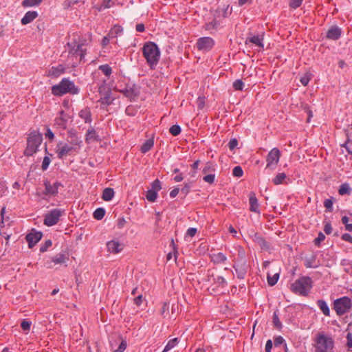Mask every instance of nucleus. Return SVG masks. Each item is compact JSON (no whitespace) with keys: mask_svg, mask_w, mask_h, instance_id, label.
I'll return each mask as SVG.
<instances>
[{"mask_svg":"<svg viewBox=\"0 0 352 352\" xmlns=\"http://www.w3.org/2000/svg\"><path fill=\"white\" fill-rule=\"evenodd\" d=\"M287 177L285 173H278L276 175L274 178L272 179V182L275 185H279L283 183L284 180Z\"/></svg>","mask_w":352,"mask_h":352,"instance_id":"obj_33","label":"nucleus"},{"mask_svg":"<svg viewBox=\"0 0 352 352\" xmlns=\"http://www.w3.org/2000/svg\"><path fill=\"white\" fill-rule=\"evenodd\" d=\"M212 261L214 263H221L226 261V256L223 253L219 252L212 256Z\"/></svg>","mask_w":352,"mask_h":352,"instance_id":"obj_32","label":"nucleus"},{"mask_svg":"<svg viewBox=\"0 0 352 352\" xmlns=\"http://www.w3.org/2000/svg\"><path fill=\"white\" fill-rule=\"evenodd\" d=\"M105 214V210L103 208H97L93 214L94 219L97 220L102 219Z\"/></svg>","mask_w":352,"mask_h":352,"instance_id":"obj_35","label":"nucleus"},{"mask_svg":"<svg viewBox=\"0 0 352 352\" xmlns=\"http://www.w3.org/2000/svg\"><path fill=\"white\" fill-rule=\"evenodd\" d=\"M312 287V280L309 276H302L292 285L293 292L306 296Z\"/></svg>","mask_w":352,"mask_h":352,"instance_id":"obj_4","label":"nucleus"},{"mask_svg":"<svg viewBox=\"0 0 352 352\" xmlns=\"http://www.w3.org/2000/svg\"><path fill=\"white\" fill-rule=\"evenodd\" d=\"M67 142L78 151H79L82 142L80 138L78 137L77 133L72 130L68 131Z\"/></svg>","mask_w":352,"mask_h":352,"instance_id":"obj_14","label":"nucleus"},{"mask_svg":"<svg viewBox=\"0 0 352 352\" xmlns=\"http://www.w3.org/2000/svg\"><path fill=\"white\" fill-rule=\"evenodd\" d=\"M64 210L60 208H54L44 214V225L50 227L56 225L63 214Z\"/></svg>","mask_w":352,"mask_h":352,"instance_id":"obj_7","label":"nucleus"},{"mask_svg":"<svg viewBox=\"0 0 352 352\" xmlns=\"http://www.w3.org/2000/svg\"><path fill=\"white\" fill-rule=\"evenodd\" d=\"M68 256L63 253H59L54 256L52 259V262L54 264H63L65 263L67 261H68Z\"/></svg>","mask_w":352,"mask_h":352,"instance_id":"obj_27","label":"nucleus"},{"mask_svg":"<svg viewBox=\"0 0 352 352\" xmlns=\"http://www.w3.org/2000/svg\"><path fill=\"white\" fill-rule=\"evenodd\" d=\"M154 145V141L153 139H149V140H147L143 144L142 146H141V152L142 153H147L148 151L151 150V148Z\"/></svg>","mask_w":352,"mask_h":352,"instance_id":"obj_31","label":"nucleus"},{"mask_svg":"<svg viewBox=\"0 0 352 352\" xmlns=\"http://www.w3.org/2000/svg\"><path fill=\"white\" fill-rule=\"evenodd\" d=\"M234 269L238 278L243 279L245 278L247 273V265L245 262L241 264H235Z\"/></svg>","mask_w":352,"mask_h":352,"instance_id":"obj_17","label":"nucleus"},{"mask_svg":"<svg viewBox=\"0 0 352 352\" xmlns=\"http://www.w3.org/2000/svg\"><path fill=\"white\" fill-rule=\"evenodd\" d=\"M99 69L106 76H109L112 73L111 67L107 65H102L99 66Z\"/></svg>","mask_w":352,"mask_h":352,"instance_id":"obj_37","label":"nucleus"},{"mask_svg":"<svg viewBox=\"0 0 352 352\" xmlns=\"http://www.w3.org/2000/svg\"><path fill=\"white\" fill-rule=\"evenodd\" d=\"M169 305L166 302H164L161 309V314L164 318L166 317L168 314Z\"/></svg>","mask_w":352,"mask_h":352,"instance_id":"obj_54","label":"nucleus"},{"mask_svg":"<svg viewBox=\"0 0 352 352\" xmlns=\"http://www.w3.org/2000/svg\"><path fill=\"white\" fill-rule=\"evenodd\" d=\"M316 256L315 254L311 255L310 257L305 258V265L307 267L316 268L319 264L316 262Z\"/></svg>","mask_w":352,"mask_h":352,"instance_id":"obj_25","label":"nucleus"},{"mask_svg":"<svg viewBox=\"0 0 352 352\" xmlns=\"http://www.w3.org/2000/svg\"><path fill=\"white\" fill-rule=\"evenodd\" d=\"M113 3L111 0H103L102 4L97 8L98 11H102L104 9L109 8L113 6Z\"/></svg>","mask_w":352,"mask_h":352,"instance_id":"obj_40","label":"nucleus"},{"mask_svg":"<svg viewBox=\"0 0 352 352\" xmlns=\"http://www.w3.org/2000/svg\"><path fill=\"white\" fill-rule=\"evenodd\" d=\"M214 282L219 286H225L227 283L226 279L221 276H218L214 278Z\"/></svg>","mask_w":352,"mask_h":352,"instance_id":"obj_51","label":"nucleus"},{"mask_svg":"<svg viewBox=\"0 0 352 352\" xmlns=\"http://www.w3.org/2000/svg\"><path fill=\"white\" fill-rule=\"evenodd\" d=\"M86 139H96V131L94 129H89L86 133Z\"/></svg>","mask_w":352,"mask_h":352,"instance_id":"obj_59","label":"nucleus"},{"mask_svg":"<svg viewBox=\"0 0 352 352\" xmlns=\"http://www.w3.org/2000/svg\"><path fill=\"white\" fill-rule=\"evenodd\" d=\"M274 344L275 347L279 346L282 344H285V340L280 336H276L274 339Z\"/></svg>","mask_w":352,"mask_h":352,"instance_id":"obj_52","label":"nucleus"},{"mask_svg":"<svg viewBox=\"0 0 352 352\" xmlns=\"http://www.w3.org/2000/svg\"><path fill=\"white\" fill-rule=\"evenodd\" d=\"M78 151L68 142H59L57 144V156L59 159H63L73 153H78Z\"/></svg>","mask_w":352,"mask_h":352,"instance_id":"obj_9","label":"nucleus"},{"mask_svg":"<svg viewBox=\"0 0 352 352\" xmlns=\"http://www.w3.org/2000/svg\"><path fill=\"white\" fill-rule=\"evenodd\" d=\"M50 162H51V160L49 157H47V156L44 157L43 161L42 163V166H41L43 170H45L47 169Z\"/></svg>","mask_w":352,"mask_h":352,"instance_id":"obj_56","label":"nucleus"},{"mask_svg":"<svg viewBox=\"0 0 352 352\" xmlns=\"http://www.w3.org/2000/svg\"><path fill=\"white\" fill-rule=\"evenodd\" d=\"M169 132L173 135L177 136L181 133V127L177 124L170 126Z\"/></svg>","mask_w":352,"mask_h":352,"instance_id":"obj_43","label":"nucleus"},{"mask_svg":"<svg viewBox=\"0 0 352 352\" xmlns=\"http://www.w3.org/2000/svg\"><path fill=\"white\" fill-rule=\"evenodd\" d=\"M157 197V192L155 190H148L146 194V199L150 202H154Z\"/></svg>","mask_w":352,"mask_h":352,"instance_id":"obj_36","label":"nucleus"},{"mask_svg":"<svg viewBox=\"0 0 352 352\" xmlns=\"http://www.w3.org/2000/svg\"><path fill=\"white\" fill-rule=\"evenodd\" d=\"M258 245L260 246V248L263 250L267 251V250H269L270 248L269 243L265 240V239L263 237L258 243Z\"/></svg>","mask_w":352,"mask_h":352,"instance_id":"obj_47","label":"nucleus"},{"mask_svg":"<svg viewBox=\"0 0 352 352\" xmlns=\"http://www.w3.org/2000/svg\"><path fill=\"white\" fill-rule=\"evenodd\" d=\"M65 71V67L62 65L57 67H52L48 71L47 75L51 77L57 78Z\"/></svg>","mask_w":352,"mask_h":352,"instance_id":"obj_23","label":"nucleus"},{"mask_svg":"<svg viewBox=\"0 0 352 352\" xmlns=\"http://www.w3.org/2000/svg\"><path fill=\"white\" fill-rule=\"evenodd\" d=\"M263 35H251L250 36L248 37L245 43L248 44V43H251L252 44H254L256 46H258L259 47L263 48L264 45L263 43Z\"/></svg>","mask_w":352,"mask_h":352,"instance_id":"obj_18","label":"nucleus"},{"mask_svg":"<svg viewBox=\"0 0 352 352\" xmlns=\"http://www.w3.org/2000/svg\"><path fill=\"white\" fill-rule=\"evenodd\" d=\"M32 322L27 320H23L21 323V327L24 331H29Z\"/></svg>","mask_w":352,"mask_h":352,"instance_id":"obj_49","label":"nucleus"},{"mask_svg":"<svg viewBox=\"0 0 352 352\" xmlns=\"http://www.w3.org/2000/svg\"><path fill=\"white\" fill-rule=\"evenodd\" d=\"M272 322L275 328L277 329H281L283 327L282 323L279 320L278 315L277 314V311H275L273 314Z\"/></svg>","mask_w":352,"mask_h":352,"instance_id":"obj_34","label":"nucleus"},{"mask_svg":"<svg viewBox=\"0 0 352 352\" xmlns=\"http://www.w3.org/2000/svg\"><path fill=\"white\" fill-rule=\"evenodd\" d=\"M38 16L36 11H28L25 13L24 16L21 19V23L23 25H27L31 23L34 19Z\"/></svg>","mask_w":352,"mask_h":352,"instance_id":"obj_22","label":"nucleus"},{"mask_svg":"<svg viewBox=\"0 0 352 352\" xmlns=\"http://www.w3.org/2000/svg\"><path fill=\"white\" fill-rule=\"evenodd\" d=\"M178 343V338H175L173 339L170 340L167 344L166 345L164 352H167L170 349H173L174 346H175Z\"/></svg>","mask_w":352,"mask_h":352,"instance_id":"obj_39","label":"nucleus"},{"mask_svg":"<svg viewBox=\"0 0 352 352\" xmlns=\"http://www.w3.org/2000/svg\"><path fill=\"white\" fill-rule=\"evenodd\" d=\"M197 47L199 50L210 51L214 45V41L211 37H201L197 39Z\"/></svg>","mask_w":352,"mask_h":352,"instance_id":"obj_11","label":"nucleus"},{"mask_svg":"<svg viewBox=\"0 0 352 352\" xmlns=\"http://www.w3.org/2000/svg\"><path fill=\"white\" fill-rule=\"evenodd\" d=\"M214 178H215V175L210 173V174H208L206 176H204L203 179L204 182H206L207 183L212 184L214 181Z\"/></svg>","mask_w":352,"mask_h":352,"instance_id":"obj_55","label":"nucleus"},{"mask_svg":"<svg viewBox=\"0 0 352 352\" xmlns=\"http://www.w3.org/2000/svg\"><path fill=\"white\" fill-rule=\"evenodd\" d=\"M52 245V242L51 240L48 239L47 241H45V242L44 243V244H43L41 248H40V252H45L47 250V249L51 247Z\"/></svg>","mask_w":352,"mask_h":352,"instance_id":"obj_50","label":"nucleus"},{"mask_svg":"<svg viewBox=\"0 0 352 352\" xmlns=\"http://www.w3.org/2000/svg\"><path fill=\"white\" fill-rule=\"evenodd\" d=\"M333 340L324 333H319L315 338L316 352H330L333 348Z\"/></svg>","mask_w":352,"mask_h":352,"instance_id":"obj_3","label":"nucleus"},{"mask_svg":"<svg viewBox=\"0 0 352 352\" xmlns=\"http://www.w3.org/2000/svg\"><path fill=\"white\" fill-rule=\"evenodd\" d=\"M238 145V140L236 138H232L228 142V147L230 150L233 151Z\"/></svg>","mask_w":352,"mask_h":352,"instance_id":"obj_60","label":"nucleus"},{"mask_svg":"<svg viewBox=\"0 0 352 352\" xmlns=\"http://www.w3.org/2000/svg\"><path fill=\"white\" fill-rule=\"evenodd\" d=\"M280 157V151L277 148H273L266 157V168L275 169Z\"/></svg>","mask_w":352,"mask_h":352,"instance_id":"obj_10","label":"nucleus"},{"mask_svg":"<svg viewBox=\"0 0 352 352\" xmlns=\"http://www.w3.org/2000/svg\"><path fill=\"white\" fill-rule=\"evenodd\" d=\"M325 239V236L322 232H319L318 237L314 239V243L316 245H319L322 241Z\"/></svg>","mask_w":352,"mask_h":352,"instance_id":"obj_57","label":"nucleus"},{"mask_svg":"<svg viewBox=\"0 0 352 352\" xmlns=\"http://www.w3.org/2000/svg\"><path fill=\"white\" fill-rule=\"evenodd\" d=\"M342 34V29L338 26H331L327 32V38L331 40H338Z\"/></svg>","mask_w":352,"mask_h":352,"instance_id":"obj_16","label":"nucleus"},{"mask_svg":"<svg viewBox=\"0 0 352 352\" xmlns=\"http://www.w3.org/2000/svg\"><path fill=\"white\" fill-rule=\"evenodd\" d=\"M311 80V74L309 73H305L300 79V82L302 85L307 86Z\"/></svg>","mask_w":352,"mask_h":352,"instance_id":"obj_44","label":"nucleus"},{"mask_svg":"<svg viewBox=\"0 0 352 352\" xmlns=\"http://www.w3.org/2000/svg\"><path fill=\"white\" fill-rule=\"evenodd\" d=\"M162 188L161 182L158 179L154 180L151 184V190H155L157 192Z\"/></svg>","mask_w":352,"mask_h":352,"instance_id":"obj_46","label":"nucleus"},{"mask_svg":"<svg viewBox=\"0 0 352 352\" xmlns=\"http://www.w3.org/2000/svg\"><path fill=\"white\" fill-rule=\"evenodd\" d=\"M215 166L211 163V162H207L204 168H203V173L207 174L208 173L214 172L215 170Z\"/></svg>","mask_w":352,"mask_h":352,"instance_id":"obj_41","label":"nucleus"},{"mask_svg":"<svg viewBox=\"0 0 352 352\" xmlns=\"http://www.w3.org/2000/svg\"><path fill=\"white\" fill-rule=\"evenodd\" d=\"M123 32V28L118 25H115L109 32V37L113 38H116L118 36L120 35Z\"/></svg>","mask_w":352,"mask_h":352,"instance_id":"obj_26","label":"nucleus"},{"mask_svg":"<svg viewBox=\"0 0 352 352\" xmlns=\"http://www.w3.org/2000/svg\"><path fill=\"white\" fill-rule=\"evenodd\" d=\"M43 141L42 135L38 131L31 132L28 138L27 147L24 151L26 156H32L38 151V146Z\"/></svg>","mask_w":352,"mask_h":352,"instance_id":"obj_5","label":"nucleus"},{"mask_svg":"<svg viewBox=\"0 0 352 352\" xmlns=\"http://www.w3.org/2000/svg\"><path fill=\"white\" fill-rule=\"evenodd\" d=\"M232 175L236 177H241L243 175V171L240 166H236L233 168Z\"/></svg>","mask_w":352,"mask_h":352,"instance_id":"obj_45","label":"nucleus"},{"mask_svg":"<svg viewBox=\"0 0 352 352\" xmlns=\"http://www.w3.org/2000/svg\"><path fill=\"white\" fill-rule=\"evenodd\" d=\"M249 203H250V210L252 212H259L258 210V204L257 198L256 197L254 192H250V198H249Z\"/></svg>","mask_w":352,"mask_h":352,"instance_id":"obj_21","label":"nucleus"},{"mask_svg":"<svg viewBox=\"0 0 352 352\" xmlns=\"http://www.w3.org/2000/svg\"><path fill=\"white\" fill-rule=\"evenodd\" d=\"M352 189L350 187L348 183L342 184L338 190V192L340 195H350L351 194Z\"/></svg>","mask_w":352,"mask_h":352,"instance_id":"obj_30","label":"nucleus"},{"mask_svg":"<svg viewBox=\"0 0 352 352\" xmlns=\"http://www.w3.org/2000/svg\"><path fill=\"white\" fill-rule=\"evenodd\" d=\"M333 309L338 316H342L351 310L352 300L347 296L338 298L333 302Z\"/></svg>","mask_w":352,"mask_h":352,"instance_id":"obj_6","label":"nucleus"},{"mask_svg":"<svg viewBox=\"0 0 352 352\" xmlns=\"http://www.w3.org/2000/svg\"><path fill=\"white\" fill-rule=\"evenodd\" d=\"M279 278V274L276 273L273 276H270V274H267V283L270 286L274 285Z\"/></svg>","mask_w":352,"mask_h":352,"instance_id":"obj_42","label":"nucleus"},{"mask_svg":"<svg viewBox=\"0 0 352 352\" xmlns=\"http://www.w3.org/2000/svg\"><path fill=\"white\" fill-rule=\"evenodd\" d=\"M79 116L84 120L85 123H90L91 122V113L89 108L80 110Z\"/></svg>","mask_w":352,"mask_h":352,"instance_id":"obj_24","label":"nucleus"},{"mask_svg":"<svg viewBox=\"0 0 352 352\" xmlns=\"http://www.w3.org/2000/svg\"><path fill=\"white\" fill-rule=\"evenodd\" d=\"M67 50L69 56L79 57L80 61L85 58L86 49H81L80 45H77V41L75 39L67 43Z\"/></svg>","mask_w":352,"mask_h":352,"instance_id":"obj_8","label":"nucleus"},{"mask_svg":"<svg viewBox=\"0 0 352 352\" xmlns=\"http://www.w3.org/2000/svg\"><path fill=\"white\" fill-rule=\"evenodd\" d=\"M45 190L43 192V195L45 196H55L58 192V188L63 186L60 182H56L52 184L48 181L44 182Z\"/></svg>","mask_w":352,"mask_h":352,"instance_id":"obj_12","label":"nucleus"},{"mask_svg":"<svg viewBox=\"0 0 352 352\" xmlns=\"http://www.w3.org/2000/svg\"><path fill=\"white\" fill-rule=\"evenodd\" d=\"M217 25V22L216 20H213L212 21L206 24V29L207 30H210L212 29L215 28Z\"/></svg>","mask_w":352,"mask_h":352,"instance_id":"obj_62","label":"nucleus"},{"mask_svg":"<svg viewBox=\"0 0 352 352\" xmlns=\"http://www.w3.org/2000/svg\"><path fill=\"white\" fill-rule=\"evenodd\" d=\"M317 305L324 315L329 316L330 314V310L327 303L324 300H318Z\"/></svg>","mask_w":352,"mask_h":352,"instance_id":"obj_28","label":"nucleus"},{"mask_svg":"<svg viewBox=\"0 0 352 352\" xmlns=\"http://www.w3.org/2000/svg\"><path fill=\"white\" fill-rule=\"evenodd\" d=\"M43 233L32 229V231L28 233L25 239L28 243V247L32 248L42 238Z\"/></svg>","mask_w":352,"mask_h":352,"instance_id":"obj_13","label":"nucleus"},{"mask_svg":"<svg viewBox=\"0 0 352 352\" xmlns=\"http://www.w3.org/2000/svg\"><path fill=\"white\" fill-rule=\"evenodd\" d=\"M41 1L42 0H23L22 5L24 7H32L39 5Z\"/></svg>","mask_w":352,"mask_h":352,"instance_id":"obj_38","label":"nucleus"},{"mask_svg":"<svg viewBox=\"0 0 352 352\" xmlns=\"http://www.w3.org/2000/svg\"><path fill=\"white\" fill-rule=\"evenodd\" d=\"M114 196V190L111 188H106L104 189L102 192V198L106 201H111Z\"/></svg>","mask_w":352,"mask_h":352,"instance_id":"obj_29","label":"nucleus"},{"mask_svg":"<svg viewBox=\"0 0 352 352\" xmlns=\"http://www.w3.org/2000/svg\"><path fill=\"white\" fill-rule=\"evenodd\" d=\"M144 57L151 69H154L159 62L160 51L153 42L146 43L142 47Z\"/></svg>","mask_w":352,"mask_h":352,"instance_id":"obj_2","label":"nucleus"},{"mask_svg":"<svg viewBox=\"0 0 352 352\" xmlns=\"http://www.w3.org/2000/svg\"><path fill=\"white\" fill-rule=\"evenodd\" d=\"M347 342L346 346L350 350L352 348V334L351 333H348L346 336Z\"/></svg>","mask_w":352,"mask_h":352,"instance_id":"obj_64","label":"nucleus"},{"mask_svg":"<svg viewBox=\"0 0 352 352\" xmlns=\"http://www.w3.org/2000/svg\"><path fill=\"white\" fill-rule=\"evenodd\" d=\"M69 119V116L65 113L64 111H60L59 112V116L55 118L54 123L55 125L58 126L61 129H66L67 122Z\"/></svg>","mask_w":352,"mask_h":352,"instance_id":"obj_15","label":"nucleus"},{"mask_svg":"<svg viewBox=\"0 0 352 352\" xmlns=\"http://www.w3.org/2000/svg\"><path fill=\"white\" fill-rule=\"evenodd\" d=\"M80 92L78 87L76 86L72 80L64 78L61 81L52 87V94L56 96H61L67 94L75 95Z\"/></svg>","mask_w":352,"mask_h":352,"instance_id":"obj_1","label":"nucleus"},{"mask_svg":"<svg viewBox=\"0 0 352 352\" xmlns=\"http://www.w3.org/2000/svg\"><path fill=\"white\" fill-rule=\"evenodd\" d=\"M127 344L126 340H122L118 348L114 352H123L126 348Z\"/></svg>","mask_w":352,"mask_h":352,"instance_id":"obj_61","label":"nucleus"},{"mask_svg":"<svg viewBox=\"0 0 352 352\" xmlns=\"http://www.w3.org/2000/svg\"><path fill=\"white\" fill-rule=\"evenodd\" d=\"M243 87L244 83L241 80L238 79L233 82V87L234 88L235 90L241 91L243 90Z\"/></svg>","mask_w":352,"mask_h":352,"instance_id":"obj_48","label":"nucleus"},{"mask_svg":"<svg viewBox=\"0 0 352 352\" xmlns=\"http://www.w3.org/2000/svg\"><path fill=\"white\" fill-rule=\"evenodd\" d=\"M302 1L303 0H291L289 2V6L293 9H296L301 5Z\"/></svg>","mask_w":352,"mask_h":352,"instance_id":"obj_58","label":"nucleus"},{"mask_svg":"<svg viewBox=\"0 0 352 352\" xmlns=\"http://www.w3.org/2000/svg\"><path fill=\"white\" fill-rule=\"evenodd\" d=\"M115 98L111 96V91H108L105 93L104 96L100 98L99 102L101 103L100 108L105 109L107 106L111 105Z\"/></svg>","mask_w":352,"mask_h":352,"instance_id":"obj_19","label":"nucleus"},{"mask_svg":"<svg viewBox=\"0 0 352 352\" xmlns=\"http://www.w3.org/2000/svg\"><path fill=\"white\" fill-rule=\"evenodd\" d=\"M324 206L329 212H331L333 210V201L330 199H327L324 201Z\"/></svg>","mask_w":352,"mask_h":352,"instance_id":"obj_53","label":"nucleus"},{"mask_svg":"<svg viewBox=\"0 0 352 352\" xmlns=\"http://www.w3.org/2000/svg\"><path fill=\"white\" fill-rule=\"evenodd\" d=\"M191 185L188 183H186L184 186L182 188L181 192L184 194V195H186L190 189Z\"/></svg>","mask_w":352,"mask_h":352,"instance_id":"obj_63","label":"nucleus"},{"mask_svg":"<svg viewBox=\"0 0 352 352\" xmlns=\"http://www.w3.org/2000/svg\"><path fill=\"white\" fill-rule=\"evenodd\" d=\"M107 248L111 253H118L123 249V245L118 241H111L107 244Z\"/></svg>","mask_w":352,"mask_h":352,"instance_id":"obj_20","label":"nucleus"}]
</instances>
